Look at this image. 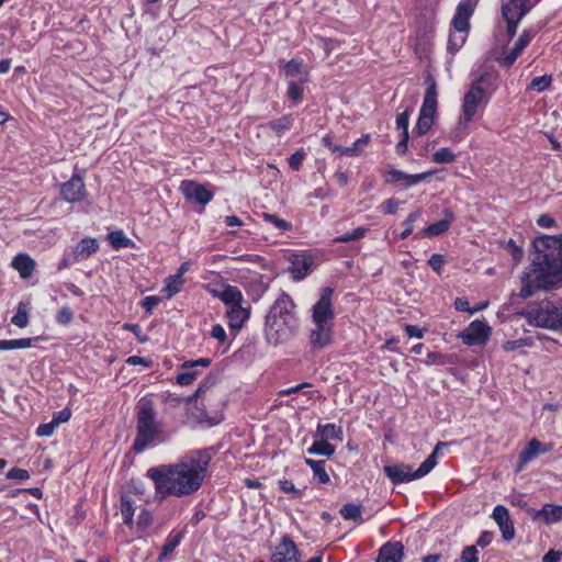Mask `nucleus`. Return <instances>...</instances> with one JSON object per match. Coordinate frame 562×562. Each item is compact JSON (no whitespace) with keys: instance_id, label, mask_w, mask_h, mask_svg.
I'll list each match as a JSON object with an SVG mask.
<instances>
[{"instance_id":"nucleus-43","label":"nucleus","mask_w":562,"mask_h":562,"mask_svg":"<svg viewBox=\"0 0 562 562\" xmlns=\"http://www.w3.org/2000/svg\"><path fill=\"white\" fill-rule=\"evenodd\" d=\"M302 95H303L302 83H299V82H296L294 80H290L289 81V87H288V97H289V99H291L294 102H299V101H301Z\"/></svg>"},{"instance_id":"nucleus-45","label":"nucleus","mask_w":562,"mask_h":562,"mask_svg":"<svg viewBox=\"0 0 562 562\" xmlns=\"http://www.w3.org/2000/svg\"><path fill=\"white\" fill-rule=\"evenodd\" d=\"M461 562H479V550L476 546L465 547L460 555Z\"/></svg>"},{"instance_id":"nucleus-62","label":"nucleus","mask_w":562,"mask_h":562,"mask_svg":"<svg viewBox=\"0 0 562 562\" xmlns=\"http://www.w3.org/2000/svg\"><path fill=\"white\" fill-rule=\"evenodd\" d=\"M561 559L562 551L551 549L542 557V562H560Z\"/></svg>"},{"instance_id":"nucleus-18","label":"nucleus","mask_w":562,"mask_h":562,"mask_svg":"<svg viewBox=\"0 0 562 562\" xmlns=\"http://www.w3.org/2000/svg\"><path fill=\"white\" fill-rule=\"evenodd\" d=\"M404 555V547L401 542H386L380 550L376 562H401Z\"/></svg>"},{"instance_id":"nucleus-63","label":"nucleus","mask_w":562,"mask_h":562,"mask_svg":"<svg viewBox=\"0 0 562 562\" xmlns=\"http://www.w3.org/2000/svg\"><path fill=\"white\" fill-rule=\"evenodd\" d=\"M405 331L408 335V337H415V338H423L424 337V329L418 327L417 325H406Z\"/></svg>"},{"instance_id":"nucleus-9","label":"nucleus","mask_w":562,"mask_h":562,"mask_svg":"<svg viewBox=\"0 0 562 562\" xmlns=\"http://www.w3.org/2000/svg\"><path fill=\"white\" fill-rule=\"evenodd\" d=\"M425 83L427 89L414 130L417 135H424L431 128L438 105L437 81L431 74L426 76Z\"/></svg>"},{"instance_id":"nucleus-29","label":"nucleus","mask_w":562,"mask_h":562,"mask_svg":"<svg viewBox=\"0 0 562 562\" xmlns=\"http://www.w3.org/2000/svg\"><path fill=\"white\" fill-rule=\"evenodd\" d=\"M184 283L183 279H180L179 276L172 274L166 279V285L162 289V292L166 294V297H172L178 292H180L182 285Z\"/></svg>"},{"instance_id":"nucleus-21","label":"nucleus","mask_w":562,"mask_h":562,"mask_svg":"<svg viewBox=\"0 0 562 562\" xmlns=\"http://www.w3.org/2000/svg\"><path fill=\"white\" fill-rule=\"evenodd\" d=\"M445 218L437 221L425 227L423 234L425 236H438L447 232L454 220L453 213L449 209L443 210Z\"/></svg>"},{"instance_id":"nucleus-19","label":"nucleus","mask_w":562,"mask_h":562,"mask_svg":"<svg viewBox=\"0 0 562 562\" xmlns=\"http://www.w3.org/2000/svg\"><path fill=\"white\" fill-rule=\"evenodd\" d=\"M212 294L220 299L227 308L243 302L241 292L233 285H222L220 289H213Z\"/></svg>"},{"instance_id":"nucleus-42","label":"nucleus","mask_w":562,"mask_h":562,"mask_svg":"<svg viewBox=\"0 0 562 562\" xmlns=\"http://www.w3.org/2000/svg\"><path fill=\"white\" fill-rule=\"evenodd\" d=\"M422 212L420 210H416L414 212H412L407 218L404 221V226H405V229L401 233L400 237L402 239H405L407 238L412 232H413V223L420 216Z\"/></svg>"},{"instance_id":"nucleus-5","label":"nucleus","mask_w":562,"mask_h":562,"mask_svg":"<svg viewBox=\"0 0 562 562\" xmlns=\"http://www.w3.org/2000/svg\"><path fill=\"white\" fill-rule=\"evenodd\" d=\"M496 79L494 72H483L471 83L463 97L462 113L459 117L460 126H468L474 119L479 106L488 102L491 94L497 87Z\"/></svg>"},{"instance_id":"nucleus-52","label":"nucleus","mask_w":562,"mask_h":562,"mask_svg":"<svg viewBox=\"0 0 562 562\" xmlns=\"http://www.w3.org/2000/svg\"><path fill=\"white\" fill-rule=\"evenodd\" d=\"M445 257L440 254H432L428 260V265L434 271L440 273L442 266L445 265Z\"/></svg>"},{"instance_id":"nucleus-37","label":"nucleus","mask_w":562,"mask_h":562,"mask_svg":"<svg viewBox=\"0 0 562 562\" xmlns=\"http://www.w3.org/2000/svg\"><path fill=\"white\" fill-rule=\"evenodd\" d=\"M262 217H263V220L266 222L271 223L277 229H279L281 232H286V231H290L292 228V224L291 223L286 222L285 220H282L280 217H278L274 214L263 213Z\"/></svg>"},{"instance_id":"nucleus-31","label":"nucleus","mask_w":562,"mask_h":562,"mask_svg":"<svg viewBox=\"0 0 562 562\" xmlns=\"http://www.w3.org/2000/svg\"><path fill=\"white\" fill-rule=\"evenodd\" d=\"M370 142V135H363L362 137L358 138L351 147H346L345 149H339L340 155L345 156H357L359 155L363 147H366Z\"/></svg>"},{"instance_id":"nucleus-13","label":"nucleus","mask_w":562,"mask_h":562,"mask_svg":"<svg viewBox=\"0 0 562 562\" xmlns=\"http://www.w3.org/2000/svg\"><path fill=\"white\" fill-rule=\"evenodd\" d=\"M60 194L66 202H80L86 196V186L81 176L75 173L68 181L61 184Z\"/></svg>"},{"instance_id":"nucleus-49","label":"nucleus","mask_w":562,"mask_h":562,"mask_svg":"<svg viewBox=\"0 0 562 562\" xmlns=\"http://www.w3.org/2000/svg\"><path fill=\"white\" fill-rule=\"evenodd\" d=\"M5 476L10 480L25 481L30 477V473L21 468H12Z\"/></svg>"},{"instance_id":"nucleus-53","label":"nucleus","mask_w":562,"mask_h":562,"mask_svg":"<svg viewBox=\"0 0 562 562\" xmlns=\"http://www.w3.org/2000/svg\"><path fill=\"white\" fill-rule=\"evenodd\" d=\"M56 427L52 420L47 424H41L36 429V435L38 437H49L54 434Z\"/></svg>"},{"instance_id":"nucleus-10","label":"nucleus","mask_w":562,"mask_h":562,"mask_svg":"<svg viewBox=\"0 0 562 562\" xmlns=\"http://www.w3.org/2000/svg\"><path fill=\"white\" fill-rule=\"evenodd\" d=\"M475 3L472 0H461L452 19L454 33L449 35L448 47L450 50H458L465 42V34L469 31V20L474 12Z\"/></svg>"},{"instance_id":"nucleus-38","label":"nucleus","mask_w":562,"mask_h":562,"mask_svg":"<svg viewBox=\"0 0 562 562\" xmlns=\"http://www.w3.org/2000/svg\"><path fill=\"white\" fill-rule=\"evenodd\" d=\"M292 117L290 115H284L279 120L271 121L269 126L271 130L281 135L284 131H288L292 126Z\"/></svg>"},{"instance_id":"nucleus-26","label":"nucleus","mask_w":562,"mask_h":562,"mask_svg":"<svg viewBox=\"0 0 562 562\" xmlns=\"http://www.w3.org/2000/svg\"><path fill=\"white\" fill-rule=\"evenodd\" d=\"M120 508H121V514L123 517V522L126 526L132 527L133 521H134L133 517H134V513H135V506H134L133 498L128 495H122L121 501H120Z\"/></svg>"},{"instance_id":"nucleus-46","label":"nucleus","mask_w":562,"mask_h":562,"mask_svg":"<svg viewBox=\"0 0 562 562\" xmlns=\"http://www.w3.org/2000/svg\"><path fill=\"white\" fill-rule=\"evenodd\" d=\"M278 484L282 492L291 493L292 498H297L302 495V490L296 488L294 483L290 480H280Z\"/></svg>"},{"instance_id":"nucleus-59","label":"nucleus","mask_w":562,"mask_h":562,"mask_svg":"<svg viewBox=\"0 0 562 562\" xmlns=\"http://www.w3.org/2000/svg\"><path fill=\"white\" fill-rule=\"evenodd\" d=\"M33 338H20L11 340V349H26L32 346Z\"/></svg>"},{"instance_id":"nucleus-8","label":"nucleus","mask_w":562,"mask_h":562,"mask_svg":"<svg viewBox=\"0 0 562 562\" xmlns=\"http://www.w3.org/2000/svg\"><path fill=\"white\" fill-rule=\"evenodd\" d=\"M447 447V442L439 441L435 446L432 452L419 465L416 471H413L409 464L401 463L393 465H385L384 473L393 484H401L411 482L427 475L437 464L438 452L441 448Z\"/></svg>"},{"instance_id":"nucleus-12","label":"nucleus","mask_w":562,"mask_h":562,"mask_svg":"<svg viewBox=\"0 0 562 562\" xmlns=\"http://www.w3.org/2000/svg\"><path fill=\"white\" fill-rule=\"evenodd\" d=\"M491 334L490 326L483 321H473L459 337L468 346L484 344Z\"/></svg>"},{"instance_id":"nucleus-51","label":"nucleus","mask_w":562,"mask_h":562,"mask_svg":"<svg viewBox=\"0 0 562 562\" xmlns=\"http://www.w3.org/2000/svg\"><path fill=\"white\" fill-rule=\"evenodd\" d=\"M434 175V171H426L417 175H406V186L411 187L426 180Z\"/></svg>"},{"instance_id":"nucleus-23","label":"nucleus","mask_w":562,"mask_h":562,"mask_svg":"<svg viewBox=\"0 0 562 562\" xmlns=\"http://www.w3.org/2000/svg\"><path fill=\"white\" fill-rule=\"evenodd\" d=\"M12 267L19 272L22 279H27L35 269V261L26 254H19L13 258Z\"/></svg>"},{"instance_id":"nucleus-16","label":"nucleus","mask_w":562,"mask_h":562,"mask_svg":"<svg viewBox=\"0 0 562 562\" xmlns=\"http://www.w3.org/2000/svg\"><path fill=\"white\" fill-rule=\"evenodd\" d=\"M271 560L272 562H297L299 550L295 543L288 537H284L282 541L277 546Z\"/></svg>"},{"instance_id":"nucleus-4","label":"nucleus","mask_w":562,"mask_h":562,"mask_svg":"<svg viewBox=\"0 0 562 562\" xmlns=\"http://www.w3.org/2000/svg\"><path fill=\"white\" fill-rule=\"evenodd\" d=\"M334 289L323 288L319 299L312 307L313 327L310 330V345L313 349H323L331 344L336 313L333 305Z\"/></svg>"},{"instance_id":"nucleus-20","label":"nucleus","mask_w":562,"mask_h":562,"mask_svg":"<svg viewBox=\"0 0 562 562\" xmlns=\"http://www.w3.org/2000/svg\"><path fill=\"white\" fill-rule=\"evenodd\" d=\"M228 325L233 329H240L244 323L249 318L250 310L237 303L227 308Z\"/></svg>"},{"instance_id":"nucleus-40","label":"nucleus","mask_w":562,"mask_h":562,"mask_svg":"<svg viewBox=\"0 0 562 562\" xmlns=\"http://www.w3.org/2000/svg\"><path fill=\"white\" fill-rule=\"evenodd\" d=\"M551 82L552 77L550 75H543L541 77L532 79L528 89L541 92L549 88Z\"/></svg>"},{"instance_id":"nucleus-36","label":"nucleus","mask_w":562,"mask_h":562,"mask_svg":"<svg viewBox=\"0 0 562 562\" xmlns=\"http://www.w3.org/2000/svg\"><path fill=\"white\" fill-rule=\"evenodd\" d=\"M367 227H357L352 229L350 233H346L344 235L337 236L334 238V243H349L363 238L368 233Z\"/></svg>"},{"instance_id":"nucleus-2","label":"nucleus","mask_w":562,"mask_h":562,"mask_svg":"<svg viewBox=\"0 0 562 562\" xmlns=\"http://www.w3.org/2000/svg\"><path fill=\"white\" fill-rule=\"evenodd\" d=\"M530 265L522 273L519 296L528 299L537 291H549L562 285V237H537Z\"/></svg>"},{"instance_id":"nucleus-24","label":"nucleus","mask_w":562,"mask_h":562,"mask_svg":"<svg viewBox=\"0 0 562 562\" xmlns=\"http://www.w3.org/2000/svg\"><path fill=\"white\" fill-rule=\"evenodd\" d=\"M538 454H540V441L537 438H532L519 454L516 472H520Z\"/></svg>"},{"instance_id":"nucleus-35","label":"nucleus","mask_w":562,"mask_h":562,"mask_svg":"<svg viewBox=\"0 0 562 562\" xmlns=\"http://www.w3.org/2000/svg\"><path fill=\"white\" fill-rule=\"evenodd\" d=\"M108 238L112 247L115 249L125 248L133 245L132 240L127 238L122 231L111 232L108 235Z\"/></svg>"},{"instance_id":"nucleus-7","label":"nucleus","mask_w":562,"mask_h":562,"mask_svg":"<svg viewBox=\"0 0 562 562\" xmlns=\"http://www.w3.org/2000/svg\"><path fill=\"white\" fill-rule=\"evenodd\" d=\"M525 316L530 325L562 330V300H542L530 304Z\"/></svg>"},{"instance_id":"nucleus-22","label":"nucleus","mask_w":562,"mask_h":562,"mask_svg":"<svg viewBox=\"0 0 562 562\" xmlns=\"http://www.w3.org/2000/svg\"><path fill=\"white\" fill-rule=\"evenodd\" d=\"M99 248L98 240L94 238L81 239L72 250V256L76 261L89 258Z\"/></svg>"},{"instance_id":"nucleus-30","label":"nucleus","mask_w":562,"mask_h":562,"mask_svg":"<svg viewBox=\"0 0 562 562\" xmlns=\"http://www.w3.org/2000/svg\"><path fill=\"white\" fill-rule=\"evenodd\" d=\"M544 522L547 525L558 522L562 520V506L546 504L543 505Z\"/></svg>"},{"instance_id":"nucleus-25","label":"nucleus","mask_w":562,"mask_h":562,"mask_svg":"<svg viewBox=\"0 0 562 562\" xmlns=\"http://www.w3.org/2000/svg\"><path fill=\"white\" fill-rule=\"evenodd\" d=\"M305 463L312 469L313 477L319 484H326L330 477L325 469L326 462L324 460L305 459Z\"/></svg>"},{"instance_id":"nucleus-15","label":"nucleus","mask_w":562,"mask_h":562,"mask_svg":"<svg viewBox=\"0 0 562 562\" xmlns=\"http://www.w3.org/2000/svg\"><path fill=\"white\" fill-rule=\"evenodd\" d=\"M289 260L291 263L289 270L296 281L304 279L314 263L313 257L306 254H292Z\"/></svg>"},{"instance_id":"nucleus-41","label":"nucleus","mask_w":562,"mask_h":562,"mask_svg":"<svg viewBox=\"0 0 562 562\" xmlns=\"http://www.w3.org/2000/svg\"><path fill=\"white\" fill-rule=\"evenodd\" d=\"M205 389H207V381H205L203 384H201L198 390L190 396L187 397H171L170 401L179 404L181 402H184L187 405L190 404L193 401H196L198 398L202 397V394L204 393Z\"/></svg>"},{"instance_id":"nucleus-32","label":"nucleus","mask_w":562,"mask_h":562,"mask_svg":"<svg viewBox=\"0 0 562 562\" xmlns=\"http://www.w3.org/2000/svg\"><path fill=\"white\" fill-rule=\"evenodd\" d=\"M12 324L20 328H24L29 324V310L27 305L23 302H20L18 305L16 313L11 318Z\"/></svg>"},{"instance_id":"nucleus-55","label":"nucleus","mask_w":562,"mask_h":562,"mask_svg":"<svg viewBox=\"0 0 562 562\" xmlns=\"http://www.w3.org/2000/svg\"><path fill=\"white\" fill-rule=\"evenodd\" d=\"M70 416H71V411L66 407V408L57 412L56 414H54L52 422L56 426H58V425H60L63 423L68 422L70 419Z\"/></svg>"},{"instance_id":"nucleus-33","label":"nucleus","mask_w":562,"mask_h":562,"mask_svg":"<svg viewBox=\"0 0 562 562\" xmlns=\"http://www.w3.org/2000/svg\"><path fill=\"white\" fill-rule=\"evenodd\" d=\"M181 539H182L181 532H179L175 536H170L161 548V552L158 558L159 561H162L168 555H170L175 551V549L179 546Z\"/></svg>"},{"instance_id":"nucleus-3","label":"nucleus","mask_w":562,"mask_h":562,"mask_svg":"<svg viewBox=\"0 0 562 562\" xmlns=\"http://www.w3.org/2000/svg\"><path fill=\"white\" fill-rule=\"evenodd\" d=\"M294 308L292 297L284 292L274 301L266 317L265 334L269 342L277 345L295 334L299 322Z\"/></svg>"},{"instance_id":"nucleus-54","label":"nucleus","mask_w":562,"mask_h":562,"mask_svg":"<svg viewBox=\"0 0 562 562\" xmlns=\"http://www.w3.org/2000/svg\"><path fill=\"white\" fill-rule=\"evenodd\" d=\"M304 157L305 153L303 150H299L292 154L291 157L289 158L290 168L293 170H299Z\"/></svg>"},{"instance_id":"nucleus-58","label":"nucleus","mask_w":562,"mask_h":562,"mask_svg":"<svg viewBox=\"0 0 562 562\" xmlns=\"http://www.w3.org/2000/svg\"><path fill=\"white\" fill-rule=\"evenodd\" d=\"M494 538V535L492 531H483L480 537L476 540V548H485L487 547Z\"/></svg>"},{"instance_id":"nucleus-64","label":"nucleus","mask_w":562,"mask_h":562,"mask_svg":"<svg viewBox=\"0 0 562 562\" xmlns=\"http://www.w3.org/2000/svg\"><path fill=\"white\" fill-rule=\"evenodd\" d=\"M400 205V201L395 199H389L383 203V210L386 214H394L396 213Z\"/></svg>"},{"instance_id":"nucleus-14","label":"nucleus","mask_w":562,"mask_h":562,"mask_svg":"<svg viewBox=\"0 0 562 562\" xmlns=\"http://www.w3.org/2000/svg\"><path fill=\"white\" fill-rule=\"evenodd\" d=\"M492 518L497 524L502 537L505 541H510L515 537L514 521L510 518L509 510L504 505H496L492 513Z\"/></svg>"},{"instance_id":"nucleus-39","label":"nucleus","mask_w":562,"mask_h":562,"mask_svg":"<svg viewBox=\"0 0 562 562\" xmlns=\"http://www.w3.org/2000/svg\"><path fill=\"white\" fill-rule=\"evenodd\" d=\"M456 159V155L448 148L443 147L432 155V160L436 164H450Z\"/></svg>"},{"instance_id":"nucleus-28","label":"nucleus","mask_w":562,"mask_h":562,"mask_svg":"<svg viewBox=\"0 0 562 562\" xmlns=\"http://www.w3.org/2000/svg\"><path fill=\"white\" fill-rule=\"evenodd\" d=\"M308 454H316V456H324V457H331L335 453V447L327 442L326 440H317L315 441L308 449Z\"/></svg>"},{"instance_id":"nucleus-48","label":"nucleus","mask_w":562,"mask_h":562,"mask_svg":"<svg viewBox=\"0 0 562 562\" xmlns=\"http://www.w3.org/2000/svg\"><path fill=\"white\" fill-rule=\"evenodd\" d=\"M520 53L516 52L515 49H512L508 53H503L502 56L498 58V63L502 67H510L516 58L518 57Z\"/></svg>"},{"instance_id":"nucleus-60","label":"nucleus","mask_w":562,"mask_h":562,"mask_svg":"<svg viewBox=\"0 0 562 562\" xmlns=\"http://www.w3.org/2000/svg\"><path fill=\"white\" fill-rule=\"evenodd\" d=\"M211 336L220 342H224L226 340V331L220 324L212 327Z\"/></svg>"},{"instance_id":"nucleus-1","label":"nucleus","mask_w":562,"mask_h":562,"mask_svg":"<svg viewBox=\"0 0 562 562\" xmlns=\"http://www.w3.org/2000/svg\"><path fill=\"white\" fill-rule=\"evenodd\" d=\"M211 458L207 450H198L177 463L148 469L146 475L154 483L155 497L164 501L169 496L184 497L198 492L206 476Z\"/></svg>"},{"instance_id":"nucleus-57","label":"nucleus","mask_w":562,"mask_h":562,"mask_svg":"<svg viewBox=\"0 0 562 562\" xmlns=\"http://www.w3.org/2000/svg\"><path fill=\"white\" fill-rule=\"evenodd\" d=\"M446 363V356L440 352H428L426 364L442 366Z\"/></svg>"},{"instance_id":"nucleus-56","label":"nucleus","mask_w":562,"mask_h":562,"mask_svg":"<svg viewBox=\"0 0 562 562\" xmlns=\"http://www.w3.org/2000/svg\"><path fill=\"white\" fill-rule=\"evenodd\" d=\"M530 40H531V35H530L529 31L525 30L522 32V34L519 36V38L516 42L513 49H515L518 53H521L524 50V48L529 44Z\"/></svg>"},{"instance_id":"nucleus-50","label":"nucleus","mask_w":562,"mask_h":562,"mask_svg":"<svg viewBox=\"0 0 562 562\" xmlns=\"http://www.w3.org/2000/svg\"><path fill=\"white\" fill-rule=\"evenodd\" d=\"M72 317H74L72 311L68 306L61 307L56 315L57 322L63 325L69 324L71 322Z\"/></svg>"},{"instance_id":"nucleus-61","label":"nucleus","mask_w":562,"mask_h":562,"mask_svg":"<svg viewBox=\"0 0 562 562\" xmlns=\"http://www.w3.org/2000/svg\"><path fill=\"white\" fill-rule=\"evenodd\" d=\"M508 248L512 251L515 262L518 263L521 260L522 255H524L522 249L520 247H518L513 239H510L508 241Z\"/></svg>"},{"instance_id":"nucleus-27","label":"nucleus","mask_w":562,"mask_h":562,"mask_svg":"<svg viewBox=\"0 0 562 562\" xmlns=\"http://www.w3.org/2000/svg\"><path fill=\"white\" fill-rule=\"evenodd\" d=\"M362 512V505H357L353 503H347L345 504L340 509V515L346 520H353L358 524H362L363 519L361 517Z\"/></svg>"},{"instance_id":"nucleus-17","label":"nucleus","mask_w":562,"mask_h":562,"mask_svg":"<svg viewBox=\"0 0 562 562\" xmlns=\"http://www.w3.org/2000/svg\"><path fill=\"white\" fill-rule=\"evenodd\" d=\"M530 10V0H503L502 14L504 19L521 20Z\"/></svg>"},{"instance_id":"nucleus-47","label":"nucleus","mask_w":562,"mask_h":562,"mask_svg":"<svg viewBox=\"0 0 562 562\" xmlns=\"http://www.w3.org/2000/svg\"><path fill=\"white\" fill-rule=\"evenodd\" d=\"M411 112L412 110L408 109L402 113H398L396 116V126L398 130H402V133H408V122Z\"/></svg>"},{"instance_id":"nucleus-11","label":"nucleus","mask_w":562,"mask_h":562,"mask_svg":"<svg viewBox=\"0 0 562 562\" xmlns=\"http://www.w3.org/2000/svg\"><path fill=\"white\" fill-rule=\"evenodd\" d=\"M180 190L189 202L196 203L201 206L206 205L213 199V193L203 184L195 181H182Z\"/></svg>"},{"instance_id":"nucleus-34","label":"nucleus","mask_w":562,"mask_h":562,"mask_svg":"<svg viewBox=\"0 0 562 562\" xmlns=\"http://www.w3.org/2000/svg\"><path fill=\"white\" fill-rule=\"evenodd\" d=\"M317 434L322 438L341 439L342 430L340 427H337L335 424H326V425L317 426Z\"/></svg>"},{"instance_id":"nucleus-6","label":"nucleus","mask_w":562,"mask_h":562,"mask_svg":"<svg viewBox=\"0 0 562 562\" xmlns=\"http://www.w3.org/2000/svg\"><path fill=\"white\" fill-rule=\"evenodd\" d=\"M161 424L156 419L154 402L143 397L137 404L136 437L133 442V451L140 453L161 434Z\"/></svg>"},{"instance_id":"nucleus-44","label":"nucleus","mask_w":562,"mask_h":562,"mask_svg":"<svg viewBox=\"0 0 562 562\" xmlns=\"http://www.w3.org/2000/svg\"><path fill=\"white\" fill-rule=\"evenodd\" d=\"M186 371L179 373L176 378V381L180 385H190L195 378L198 376V371L193 369H184Z\"/></svg>"}]
</instances>
